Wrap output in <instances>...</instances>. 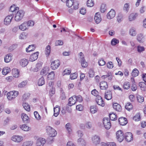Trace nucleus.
I'll return each mask as SVG.
<instances>
[{"label":"nucleus","mask_w":146,"mask_h":146,"mask_svg":"<svg viewBox=\"0 0 146 146\" xmlns=\"http://www.w3.org/2000/svg\"><path fill=\"white\" fill-rule=\"evenodd\" d=\"M34 24V22L31 20L25 21L19 25V28L21 31H24L27 30L29 27L33 26Z\"/></svg>","instance_id":"f257e3e1"},{"label":"nucleus","mask_w":146,"mask_h":146,"mask_svg":"<svg viewBox=\"0 0 146 146\" xmlns=\"http://www.w3.org/2000/svg\"><path fill=\"white\" fill-rule=\"evenodd\" d=\"M18 91L13 90L8 92L7 95V97L9 100H12L14 99L19 94Z\"/></svg>","instance_id":"f03ea898"},{"label":"nucleus","mask_w":146,"mask_h":146,"mask_svg":"<svg viewBox=\"0 0 146 146\" xmlns=\"http://www.w3.org/2000/svg\"><path fill=\"white\" fill-rule=\"evenodd\" d=\"M25 14V12L22 10H20L17 12L15 17V20L19 22L23 18Z\"/></svg>","instance_id":"7ed1b4c3"},{"label":"nucleus","mask_w":146,"mask_h":146,"mask_svg":"<svg viewBox=\"0 0 146 146\" xmlns=\"http://www.w3.org/2000/svg\"><path fill=\"white\" fill-rule=\"evenodd\" d=\"M47 133L51 137H54L56 136L57 133L56 131L52 127L47 126L46 127Z\"/></svg>","instance_id":"20e7f679"},{"label":"nucleus","mask_w":146,"mask_h":146,"mask_svg":"<svg viewBox=\"0 0 146 146\" xmlns=\"http://www.w3.org/2000/svg\"><path fill=\"white\" fill-rule=\"evenodd\" d=\"M80 56V61L81 62L82 66L84 68H85L88 66V63L86 61L84 58V55L82 52H80L79 54Z\"/></svg>","instance_id":"39448f33"},{"label":"nucleus","mask_w":146,"mask_h":146,"mask_svg":"<svg viewBox=\"0 0 146 146\" xmlns=\"http://www.w3.org/2000/svg\"><path fill=\"white\" fill-rule=\"evenodd\" d=\"M14 15L13 14H10L6 16L4 20V24L5 25H9L13 18Z\"/></svg>","instance_id":"423d86ee"},{"label":"nucleus","mask_w":146,"mask_h":146,"mask_svg":"<svg viewBox=\"0 0 146 146\" xmlns=\"http://www.w3.org/2000/svg\"><path fill=\"white\" fill-rule=\"evenodd\" d=\"M123 134L122 131L121 130L117 131L116 133V138L120 142H122L124 139Z\"/></svg>","instance_id":"0eeeda50"},{"label":"nucleus","mask_w":146,"mask_h":146,"mask_svg":"<svg viewBox=\"0 0 146 146\" xmlns=\"http://www.w3.org/2000/svg\"><path fill=\"white\" fill-rule=\"evenodd\" d=\"M103 122L104 126L106 129H108L110 128L111 125L109 119L104 118L103 119Z\"/></svg>","instance_id":"6e6552de"},{"label":"nucleus","mask_w":146,"mask_h":146,"mask_svg":"<svg viewBox=\"0 0 146 146\" xmlns=\"http://www.w3.org/2000/svg\"><path fill=\"white\" fill-rule=\"evenodd\" d=\"M23 137L21 136L14 135L11 137V139L14 142L20 143L23 140Z\"/></svg>","instance_id":"1a4fd4ad"},{"label":"nucleus","mask_w":146,"mask_h":146,"mask_svg":"<svg viewBox=\"0 0 146 146\" xmlns=\"http://www.w3.org/2000/svg\"><path fill=\"white\" fill-rule=\"evenodd\" d=\"M60 64V62L59 60H55L52 62L51 67L52 69L55 70L58 68Z\"/></svg>","instance_id":"9d476101"},{"label":"nucleus","mask_w":146,"mask_h":146,"mask_svg":"<svg viewBox=\"0 0 146 146\" xmlns=\"http://www.w3.org/2000/svg\"><path fill=\"white\" fill-rule=\"evenodd\" d=\"M96 102L99 105L104 107L105 104L102 97L100 96H98L96 99Z\"/></svg>","instance_id":"9b49d317"},{"label":"nucleus","mask_w":146,"mask_h":146,"mask_svg":"<svg viewBox=\"0 0 146 146\" xmlns=\"http://www.w3.org/2000/svg\"><path fill=\"white\" fill-rule=\"evenodd\" d=\"M92 141L93 143L96 145L100 143V138L99 136L94 135L92 138Z\"/></svg>","instance_id":"f8f14e48"},{"label":"nucleus","mask_w":146,"mask_h":146,"mask_svg":"<svg viewBox=\"0 0 146 146\" xmlns=\"http://www.w3.org/2000/svg\"><path fill=\"white\" fill-rule=\"evenodd\" d=\"M115 11L111 9L108 13L107 17L108 19H111L115 17Z\"/></svg>","instance_id":"ddd939ff"},{"label":"nucleus","mask_w":146,"mask_h":146,"mask_svg":"<svg viewBox=\"0 0 146 146\" xmlns=\"http://www.w3.org/2000/svg\"><path fill=\"white\" fill-rule=\"evenodd\" d=\"M125 139L127 142H130L133 140L132 135L131 133L127 132L125 134Z\"/></svg>","instance_id":"4468645a"},{"label":"nucleus","mask_w":146,"mask_h":146,"mask_svg":"<svg viewBox=\"0 0 146 146\" xmlns=\"http://www.w3.org/2000/svg\"><path fill=\"white\" fill-rule=\"evenodd\" d=\"M46 141L44 139L40 138L38 139L36 143V146H43L45 143Z\"/></svg>","instance_id":"2eb2a0df"},{"label":"nucleus","mask_w":146,"mask_h":146,"mask_svg":"<svg viewBox=\"0 0 146 146\" xmlns=\"http://www.w3.org/2000/svg\"><path fill=\"white\" fill-rule=\"evenodd\" d=\"M76 96H73L69 98L68 105L71 106L75 104L76 102Z\"/></svg>","instance_id":"dca6fc26"},{"label":"nucleus","mask_w":146,"mask_h":146,"mask_svg":"<svg viewBox=\"0 0 146 146\" xmlns=\"http://www.w3.org/2000/svg\"><path fill=\"white\" fill-rule=\"evenodd\" d=\"M38 52H36L35 53L31 54L29 59V61L33 62L36 60L38 58Z\"/></svg>","instance_id":"f3484780"},{"label":"nucleus","mask_w":146,"mask_h":146,"mask_svg":"<svg viewBox=\"0 0 146 146\" xmlns=\"http://www.w3.org/2000/svg\"><path fill=\"white\" fill-rule=\"evenodd\" d=\"M94 19L96 23L97 24L99 23L101 21L102 19L99 13H96Z\"/></svg>","instance_id":"a211bd4d"},{"label":"nucleus","mask_w":146,"mask_h":146,"mask_svg":"<svg viewBox=\"0 0 146 146\" xmlns=\"http://www.w3.org/2000/svg\"><path fill=\"white\" fill-rule=\"evenodd\" d=\"M119 124L122 125H125L127 123V119L125 117H123L119 118Z\"/></svg>","instance_id":"6ab92c4d"},{"label":"nucleus","mask_w":146,"mask_h":146,"mask_svg":"<svg viewBox=\"0 0 146 146\" xmlns=\"http://www.w3.org/2000/svg\"><path fill=\"white\" fill-rule=\"evenodd\" d=\"M105 98L108 100H111L112 98V94L111 92L108 91L106 92L104 94Z\"/></svg>","instance_id":"aec40b11"},{"label":"nucleus","mask_w":146,"mask_h":146,"mask_svg":"<svg viewBox=\"0 0 146 146\" xmlns=\"http://www.w3.org/2000/svg\"><path fill=\"white\" fill-rule=\"evenodd\" d=\"M100 87L101 89L106 90L108 88V85L107 82L102 81L100 83Z\"/></svg>","instance_id":"412c9836"},{"label":"nucleus","mask_w":146,"mask_h":146,"mask_svg":"<svg viewBox=\"0 0 146 146\" xmlns=\"http://www.w3.org/2000/svg\"><path fill=\"white\" fill-rule=\"evenodd\" d=\"M113 109L116 111L120 112L121 111V107L119 104L115 103L113 104Z\"/></svg>","instance_id":"4be33fe9"},{"label":"nucleus","mask_w":146,"mask_h":146,"mask_svg":"<svg viewBox=\"0 0 146 146\" xmlns=\"http://www.w3.org/2000/svg\"><path fill=\"white\" fill-rule=\"evenodd\" d=\"M80 127L82 128H84L86 127L87 128L90 129L92 127V123L90 122L87 121L86 122L84 126V124H81L80 125Z\"/></svg>","instance_id":"5701e85b"},{"label":"nucleus","mask_w":146,"mask_h":146,"mask_svg":"<svg viewBox=\"0 0 146 146\" xmlns=\"http://www.w3.org/2000/svg\"><path fill=\"white\" fill-rule=\"evenodd\" d=\"M137 39L139 42L143 43L144 41V38L142 34H139L137 36Z\"/></svg>","instance_id":"b1692460"},{"label":"nucleus","mask_w":146,"mask_h":146,"mask_svg":"<svg viewBox=\"0 0 146 146\" xmlns=\"http://www.w3.org/2000/svg\"><path fill=\"white\" fill-rule=\"evenodd\" d=\"M20 63L22 66L24 67L27 65L28 63V61L26 59H23L20 60Z\"/></svg>","instance_id":"393cba45"},{"label":"nucleus","mask_w":146,"mask_h":146,"mask_svg":"<svg viewBox=\"0 0 146 146\" xmlns=\"http://www.w3.org/2000/svg\"><path fill=\"white\" fill-rule=\"evenodd\" d=\"M21 118L24 123H27L29 121V118L25 113H23L21 115Z\"/></svg>","instance_id":"a878e982"},{"label":"nucleus","mask_w":146,"mask_h":146,"mask_svg":"<svg viewBox=\"0 0 146 146\" xmlns=\"http://www.w3.org/2000/svg\"><path fill=\"white\" fill-rule=\"evenodd\" d=\"M60 111V107L59 106H57L56 107L54 108V115L55 117L57 116L59 114Z\"/></svg>","instance_id":"bb28decb"},{"label":"nucleus","mask_w":146,"mask_h":146,"mask_svg":"<svg viewBox=\"0 0 146 146\" xmlns=\"http://www.w3.org/2000/svg\"><path fill=\"white\" fill-rule=\"evenodd\" d=\"M20 128L24 131H28L30 130L31 128L25 124H23L20 125Z\"/></svg>","instance_id":"cd10ccee"},{"label":"nucleus","mask_w":146,"mask_h":146,"mask_svg":"<svg viewBox=\"0 0 146 146\" xmlns=\"http://www.w3.org/2000/svg\"><path fill=\"white\" fill-rule=\"evenodd\" d=\"M137 16V14H131L129 17V21H131L134 20Z\"/></svg>","instance_id":"c85d7f7f"},{"label":"nucleus","mask_w":146,"mask_h":146,"mask_svg":"<svg viewBox=\"0 0 146 146\" xmlns=\"http://www.w3.org/2000/svg\"><path fill=\"white\" fill-rule=\"evenodd\" d=\"M12 60V56L10 54H8L4 57V61L6 63L10 62Z\"/></svg>","instance_id":"c756f323"},{"label":"nucleus","mask_w":146,"mask_h":146,"mask_svg":"<svg viewBox=\"0 0 146 146\" xmlns=\"http://www.w3.org/2000/svg\"><path fill=\"white\" fill-rule=\"evenodd\" d=\"M48 68L47 67H45L40 72V74L43 75H46L48 73Z\"/></svg>","instance_id":"7c9ffc66"},{"label":"nucleus","mask_w":146,"mask_h":146,"mask_svg":"<svg viewBox=\"0 0 146 146\" xmlns=\"http://www.w3.org/2000/svg\"><path fill=\"white\" fill-rule=\"evenodd\" d=\"M78 144L82 146H85L86 143L84 140L82 138H80L78 139L77 141Z\"/></svg>","instance_id":"2f4dec72"},{"label":"nucleus","mask_w":146,"mask_h":146,"mask_svg":"<svg viewBox=\"0 0 146 146\" xmlns=\"http://www.w3.org/2000/svg\"><path fill=\"white\" fill-rule=\"evenodd\" d=\"M35 48L34 45H29L28 47L26 48V50L27 52H30L34 50Z\"/></svg>","instance_id":"473e14b6"},{"label":"nucleus","mask_w":146,"mask_h":146,"mask_svg":"<svg viewBox=\"0 0 146 146\" xmlns=\"http://www.w3.org/2000/svg\"><path fill=\"white\" fill-rule=\"evenodd\" d=\"M10 69L8 67H5L4 68L2 71V73L3 75H6L10 71Z\"/></svg>","instance_id":"72a5a7b5"},{"label":"nucleus","mask_w":146,"mask_h":146,"mask_svg":"<svg viewBox=\"0 0 146 146\" xmlns=\"http://www.w3.org/2000/svg\"><path fill=\"white\" fill-rule=\"evenodd\" d=\"M51 47L49 45H48L46 48L45 50V54L46 56H48L50 52Z\"/></svg>","instance_id":"f704fd0d"},{"label":"nucleus","mask_w":146,"mask_h":146,"mask_svg":"<svg viewBox=\"0 0 146 146\" xmlns=\"http://www.w3.org/2000/svg\"><path fill=\"white\" fill-rule=\"evenodd\" d=\"M125 108L127 110L129 111L132 109L133 107L132 105L130 102H128L126 104Z\"/></svg>","instance_id":"c9c22d12"},{"label":"nucleus","mask_w":146,"mask_h":146,"mask_svg":"<svg viewBox=\"0 0 146 146\" xmlns=\"http://www.w3.org/2000/svg\"><path fill=\"white\" fill-rule=\"evenodd\" d=\"M90 111L92 113H95L98 111V108L97 107L95 106H92L90 107Z\"/></svg>","instance_id":"e433bc0d"},{"label":"nucleus","mask_w":146,"mask_h":146,"mask_svg":"<svg viewBox=\"0 0 146 146\" xmlns=\"http://www.w3.org/2000/svg\"><path fill=\"white\" fill-rule=\"evenodd\" d=\"M38 84L39 86H42L45 83L43 77H41L38 80Z\"/></svg>","instance_id":"4c0bfd02"},{"label":"nucleus","mask_w":146,"mask_h":146,"mask_svg":"<svg viewBox=\"0 0 146 146\" xmlns=\"http://www.w3.org/2000/svg\"><path fill=\"white\" fill-rule=\"evenodd\" d=\"M33 143V142L32 141H27L24 142L22 146H31Z\"/></svg>","instance_id":"58836bf2"},{"label":"nucleus","mask_w":146,"mask_h":146,"mask_svg":"<svg viewBox=\"0 0 146 146\" xmlns=\"http://www.w3.org/2000/svg\"><path fill=\"white\" fill-rule=\"evenodd\" d=\"M66 2V6L68 7H71L74 3L73 0H67Z\"/></svg>","instance_id":"ea45409f"},{"label":"nucleus","mask_w":146,"mask_h":146,"mask_svg":"<svg viewBox=\"0 0 146 146\" xmlns=\"http://www.w3.org/2000/svg\"><path fill=\"white\" fill-rule=\"evenodd\" d=\"M23 106L25 110L28 111H30V107L28 103H24L23 104Z\"/></svg>","instance_id":"a19ab883"},{"label":"nucleus","mask_w":146,"mask_h":146,"mask_svg":"<svg viewBox=\"0 0 146 146\" xmlns=\"http://www.w3.org/2000/svg\"><path fill=\"white\" fill-rule=\"evenodd\" d=\"M109 117L111 120H115L116 119L117 115L115 113H112L109 114Z\"/></svg>","instance_id":"79ce46f5"},{"label":"nucleus","mask_w":146,"mask_h":146,"mask_svg":"<svg viewBox=\"0 0 146 146\" xmlns=\"http://www.w3.org/2000/svg\"><path fill=\"white\" fill-rule=\"evenodd\" d=\"M129 32L130 35L132 36H134L136 34L135 29L133 28H131L130 29Z\"/></svg>","instance_id":"37998d69"},{"label":"nucleus","mask_w":146,"mask_h":146,"mask_svg":"<svg viewBox=\"0 0 146 146\" xmlns=\"http://www.w3.org/2000/svg\"><path fill=\"white\" fill-rule=\"evenodd\" d=\"M28 34L25 33H22L19 36V38L20 39H25L27 36Z\"/></svg>","instance_id":"c03bdc74"},{"label":"nucleus","mask_w":146,"mask_h":146,"mask_svg":"<svg viewBox=\"0 0 146 146\" xmlns=\"http://www.w3.org/2000/svg\"><path fill=\"white\" fill-rule=\"evenodd\" d=\"M12 73L14 77H18L19 75V72L17 69H15L13 70L12 71Z\"/></svg>","instance_id":"a18cd8bd"},{"label":"nucleus","mask_w":146,"mask_h":146,"mask_svg":"<svg viewBox=\"0 0 146 146\" xmlns=\"http://www.w3.org/2000/svg\"><path fill=\"white\" fill-rule=\"evenodd\" d=\"M30 94L28 92H26L22 96V99L25 100L28 99L30 96Z\"/></svg>","instance_id":"49530a36"},{"label":"nucleus","mask_w":146,"mask_h":146,"mask_svg":"<svg viewBox=\"0 0 146 146\" xmlns=\"http://www.w3.org/2000/svg\"><path fill=\"white\" fill-rule=\"evenodd\" d=\"M139 73L138 70L135 68L133 70L132 72V75L133 77H135L138 76Z\"/></svg>","instance_id":"de8ad7c7"},{"label":"nucleus","mask_w":146,"mask_h":146,"mask_svg":"<svg viewBox=\"0 0 146 146\" xmlns=\"http://www.w3.org/2000/svg\"><path fill=\"white\" fill-rule=\"evenodd\" d=\"M129 3H125L124 4V7H123L124 11L126 13H127L129 11Z\"/></svg>","instance_id":"09e8293b"},{"label":"nucleus","mask_w":146,"mask_h":146,"mask_svg":"<svg viewBox=\"0 0 146 146\" xmlns=\"http://www.w3.org/2000/svg\"><path fill=\"white\" fill-rule=\"evenodd\" d=\"M54 72L52 71L49 74L48 76V78L50 80L53 79L54 78Z\"/></svg>","instance_id":"8fccbe9b"},{"label":"nucleus","mask_w":146,"mask_h":146,"mask_svg":"<svg viewBox=\"0 0 146 146\" xmlns=\"http://www.w3.org/2000/svg\"><path fill=\"white\" fill-rule=\"evenodd\" d=\"M133 119L136 121H139L140 119V115L139 113H137L133 117Z\"/></svg>","instance_id":"3c124183"},{"label":"nucleus","mask_w":146,"mask_h":146,"mask_svg":"<svg viewBox=\"0 0 146 146\" xmlns=\"http://www.w3.org/2000/svg\"><path fill=\"white\" fill-rule=\"evenodd\" d=\"M137 99L138 102L141 103L144 102V101L143 97L139 95L137 96Z\"/></svg>","instance_id":"603ef678"},{"label":"nucleus","mask_w":146,"mask_h":146,"mask_svg":"<svg viewBox=\"0 0 146 146\" xmlns=\"http://www.w3.org/2000/svg\"><path fill=\"white\" fill-rule=\"evenodd\" d=\"M35 117L36 119L39 120L41 119V117L36 111H35L34 113Z\"/></svg>","instance_id":"864d4df0"},{"label":"nucleus","mask_w":146,"mask_h":146,"mask_svg":"<svg viewBox=\"0 0 146 146\" xmlns=\"http://www.w3.org/2000/svg\"><path fill=\"white\" fill-rule=\"evenodd\" d=\"M94 3L92 0H88L87 3L88 7H91L93 6Z\"/></svg>","instance_id":"5fc2aeb1"},{"label":"nucleus","mask_w":146,"mask_h":146,"mask_svg":"<svg viewBox=\"0 0 146 146\" xmlns=\"http://www.w3.org/2000/svg\"><path fill=\"white\" fill-rule=\"evenodd\" d=\"M66 128L69 133H70L72 131L70 124L69 123H67L66 125Z\"/></svg>","instance_id":"6e6d98bb"},{"label":"nucleus","mask_w":146,"mask_h":146,"mask_svg":"<svg viewBox=\"0 0 146 146\" xmlns=\"http://www.w3.org/2000/svg\"><path fill=\"white\" fill-rule=\"evenodd\" d=\"M130 84L129 82H125L124 84L123 88L127 90L130 88Z\"/></svg>","instance_id":"4d7b16f0"},{"label":"nucleus","mask_w":146,"mask_h":146,"mask_svg":"<svg viewBox=\"0 0 146 146\" xmlns=\"http://www.w3.org/2000/svg\"><path fill=\"white\" fill-rule=\"evenodd\" d=\"M106 5L104 4H102L100 7V11L102 13H104L106 10Z\"/></svg>","instance_id":"13d9d810"},{"label":"nucleus","mask_w":146,"mask_h":146,"mask_svg":"<svg viewBox=\"0 0 146 146\" xmlns=\"http://www.w3.org/2000/svg\"><path fill=\"white\" fill-rule=\"evenodd\" d=\"M106 64V62L102 58L99 59L98 61V64L100 66L104 65Z\"/></svg>","instance_id":"bf43d9fd"},{"label":"nucleus","mask_w":146,"mask_h":146,"mask_svg":"<svg viewBox=\"0 0 146 146\" xmlns=\"http://www.w3.org/2000/svg\"><path fill=\"white\" fill-rule=\"evenodd\" d=\"M137 51L141 53L145 50L144 47L140 46H138L137 47Z\"/></svg>","instance_id":"052dcab7"},{"label":"nucleus","mask_w":146,"mask_h":146,"mask_svg":"<svg viewBox=\"0 0 146 146\" xmlns=\"http://www.w3.org/2000/svg\"><path fill=\"white\" fill-rule=\"evenodd\" d=\"M27 84L26 82L23 81L19 84L18 87L20 88H23Z\"/></svg>","instance_id":"680f3d73"},{"label":"nucleus","mask_w":146,"mask_h":146,"mask_svg":"<svg viewBox=\"0 0 146 146\" xmlns=\"http://www.w3.org/2000/svg\"><path fill=\"white\" fill-rule=\"evenodd\" d=\"M77 76L78 75L76 73H74L70 75V78L71 80L75 79L77 78Z\"/></svg>","instance_id":"e2e57ef3"},{"label":"nucleus","mask_w":146,"mask_h":146,"mask_svg":"<svg viewBox=\"0 0 146 146\" xmlns=\"http://www.w3.org/2000/svg\"><path fill=\"white\" fill-rule=\"evenodd\" d=\"M19 9V8L18 7H15V5H12L11 6L10 8V11L12 12H13Z\"/></svg>","instance_id":"0e129e2a"},{"label":"nucleus","mask_w":146,"mask_h":146,"mask_svg":"<svg viewBox=\"0 0 146 146\" xmlns=\"http://www.w3.org/2000/svg\"><path fill=\"white\" fill-rule=\"evenodd\" d=\"M55 93V90L54 88H51L49 91V95L50 96H52Z\"/></svg>","instance_id":"69168bd1"},{"label":"nucleus","mask_w":146,"mask_h":146,"mask_svg":"<svg viewBox=\"0 0 146 146\" xmlns=\"http://www.w3.org/2000/svg\"><path fill=\"white\" fill-rule=\"evenodd\" d=\"M119 42V40L115 39L113 38L111 40V44L112 45H115Z\"/></svg>","instance_id":"338daca9"},{"label":"nucleus","mask_w":146,"mask_h":146,"mask_svg":"<svg viewBox=\"0 0 146 146\" xmlns=\"http://www.w3.org/2000/svg\"><path fill=\"white\" fill-rule=\"evenodd\" d=\"M131 88L132 90L133 91H135L137 88V86L134 82H133Z\"/></svg>","instance_id":"774afa93"}]
</instances>
